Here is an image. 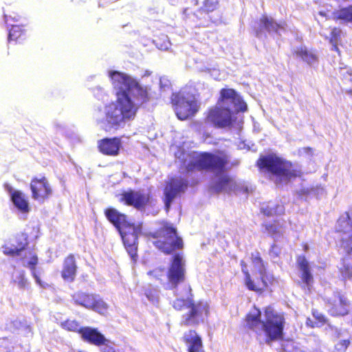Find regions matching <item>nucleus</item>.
Returning a JSON list of instances; mask_svg holds the SVG:
<instances>
[{
  "instance_id": "nucleus-1",
  "label": "nucleus",
  "mask_w": 352,
  "mask_h": 352,
  "mask_svg": "<svg viewBox=\"0 0 352 352\" xmlns=\"http://www.w3.org/2000/svg\"><path fill=\"white\" fill-rule=\"evenodd\" d=\"M109 77L116 91V100L105 107V131L118 129L125 122L134 120L140 107L150 100L147 87L131 76L109 71Z\"/></svg>"
},
{
  "instance_id": "nucleus-2",
  "label": "nucleus",
  "mask_w": 352,
  "mask_h": 352,
  "mask_svg": "<svg viewBox=\"0 0 352 352\" xmlns=\"http://www.w3.org/2000/svg\"><path fill=\"white\" fill-rule=\"evenodd\" d=\"M254 312L248 313L244 318L245 327L255 332L257 337L265 333V342L270 345L273 342L283 340L286 323L285 314L277 312L273 306L268 305L263 309L265 320H261V311L254 307Z\"/></svg>"
},
{
  "instance_id": "nucleus-3",
  "label": "nucleus",
  "mask_w": 352,
  "mask_h": 352,
  "mask_svg": "<svg viewBox=\"0 0 352 352\" xmlns=\"http://www.w3.org/2000/svg\"><path fill=\"white\" fill-rule=\"evenodd\" d=\"M256 166L261 173L274 177L276 185L287 184L302 175L300 170L294 168L290 161L274 153L260 155L256 162Z\"/></svg>"
},
{
  "instance_id": "nucleus-4",
  "label": "nucleus",
  "mask_w": 352,
  "mask_h": 352,
  "mask_svg": "<svg viewBox=\"0 0 352 352\" xmlns=\"http://www.w3.org/2000/svg\"><path fill=\"white\" fill-rule=\"evenodd\" d=\"M107 220L118 230L124 248L131 259L135 262L138 258V231L134 223L128 220L127 216L113 208L104 210Z\"/></svg>"
},
{
  "instance_id": "nucleus-5",
  "label": "nucleus",
  "mask_w": 352,
  "mask_h": 352,
  "mask_svg": "<svg viewBox=\"0 0 352 352\" xmlns=\"http://www.w3.org/2000/svg\"><path fill=\"white\" fill-rule=\"evenodd\" d=\"M158 227L148 236L153 239V245L166 255L174 254L184 248L183 239L179 236L177 228L167 221L157 222Z\"/></svg>"
},
{
  "instance_id": "nucleus-6",
  "label": "nucleus",
  "mask_w": 352,
  "mask_h": 352,
  "mask_svg": "<svg viewBox=\"0 0 352 352\" xmlns=\"http://www.w3.org/2000/svg\"><path fill=\"white\" fill-rule=\"evenodd\" d=\"M173 307L176 311H188L182 316L180 324L185 327L197 326L204 322L210 314V306L204 301H195L192 295L186 298H177L173 302Z\"/></svg>"
},
{
  "instance_id": "nucleus-7",
  "label": "nucleus",
  "mask_w": 352,
  "mask_h": 352,
  "mask_svg": "<svg viewBox=\"0 0 352 352\" xmlns=\"http://www.w3.org/2000/svg\"><path fill=\"white\" fill-rule=\"evenodd\" d=\"M229 157L225 151L201 153L199 157L191 160L185 167L186 173L195 170H210L221 173L227 170Z\"/></svg>"
},
{
  "instance_id": "nucleus-8",
  "label": "nucleus",
  "mask_w": 352,
  "mask_h": 352,
  "mask_svg": "<svg viewBox=\"0 0 352 352\" xmlns=\"http://www.w3.org/2000/svg\"><path fill=\"white\" fill-rule=\"evenodd\" d=\"M240 265L244 276L243 284L250 291L261 294L276 283L274 275L266 270H258L251 274L245 261L241 260Z\"/></svg>"
},
{
  "instance_id": "nucleus-9",
  "label": "nucleus",
  "mask_w": 352,
  "mask_h": 352,
  "mask_svg": "<svg viewBox=\"0 0 352 352\" xmlns=\"http://www.w3.org/2000/svg\"><path fill=\"white\" fill-rule=\"evenodd\" d=\"M170 103L179 120H186L195 116L199 110V104L193 96L177 91L172 94Z\"/></svg>"
},
{
  "instance_id": "nucleus-10",
  "label": "nucleus",
  "mask_w": 352,
  "mask_h": 352,
  "mask_svg": "<svg viewBox=\"0 0 352 352\" xmlns=\"http://www.w3.org/2000/svg\"><path fill=\"white\" fill-rule=\"evenodd\" d=\"M166 277L165 288L169 290L177 289L179 284L185 281L186 267L182 254H174L171 257L166 272Z\"/></svg>"
},
{
  "instance_id": "nucleus-11",
  "label": "nucleus",
  "mask_w": 352,
  "mask_h": 352,
  "mask_svg": "<svg viewBox=\"0 0 352 352\" xmlns=\"http://www.w3.org/2000/svg\"><path fill=\"white\" fill-rule=\"evenodd\" d=\"M232 111L230 108L223 107L218 105L209 108L206 113L204 122L210 124L216 128H225L230 126L234 119L232 117Z\"/></svg>"
},
{
  "instance_id": "nucleus-12",
  "label": "nucleus",
  "mask_w": 352,
  "mask_h": 352,
  "mask_svg": "<svg viewBox=\"0 0 352 352\" xmlns=\"http://www.w3.org/2000/svg\"><path fill=\"white\" fill-rule=\"evenodd\" d=\"M217 103L223 107L234 108L235 113H245L248 111L247 103L235 89L223 87L220 89Z\"/></svg>"
},
{
  "instance_id": "nucleus-13",
  "label": "nucleus",
  "mask_w": 352,
  "mask_h": 352,
  "mask_svg": "<svg viewBox=\"0 0 352 352\" xmlns=\"http://www.w3.org/2000/svg\"><path fill=\"white\" fill-rule=\"evenodd\" d=\"M219 0H204L202 6L195 12V16L199 22V26L208 27L215 23L220 15L218 14L215 17L213 13L219 12Z\"/></svg>"
},
{
  "instance_id": "nucleus-14",
  "label": "nucleus",
  "mask_w": 352,
  "mask_h": 352,
  "mask_svg": "<svg viewBox=\"0 0 352 352\" xmlns=\"http://www.w3.org/2000/svg\"><path fill=\"white\" fill-rule=\"evenodd\" d=\"M151 195L141 190L129 189L120 195V203L132 206L138 210H143L151 204Z\"/></svg>"
},
{
  "instance_id": "nucleus-15",
  "label": "nucleus",
  "mask_w": 352,
  "mask_h": 352,
  "mask_svg": "<svg viewBox=\"0 0 352 352\" xmlns=\"http://www.w3.org/2000/svg\"><path fill=\"white\" fill-rule=\"evenodd\" d=\"M326 304L331 316L343 317L349 314L350 302L341 291H335L332 297L326 300Z\"/></svg>"
},
{
  "instance_id": "nucleus-16",
  "label": "nucleus",
  "mask_w": 352,
  "mask_h": 352,
  "mask_svg": "<svg viewBox=\"0 0 352 352\" xmlns=\"http://www.w3.org/2000/svg\"><path fill=\"white\" fill-rule=\"evenodd\" d=\"M30 188L32 199L42 203L47 200L53 192L48 179L44 175L32 177L30 183Z\"/></svg>"
},
{
  "instance_id": "nucleus-17",
  "label": "nucleus",
  "mask_w": 352,
  "mask_h": 352,
  "mask_svg": "<svg viewBox=\"0 0 352 352\" xmlns=\"http://www.w3.org/2000/svg\"><path fill=\"white\" fill-rule=\"evenodd\" d=\"M188 186V182L185 179H179L175 177L170 178L166 183L164 189V203L166 212H168L173 199L177 195L184 192Z\"/></svg>"
},
{
  "instance_id": "nucleus-18",
  "label": "nucleus",
  "mask_w": 352,
  "mask_h": 352,
  "mask_svg": "<svg viewBox=\"0 0 352 352\" xmlns=\"http://www.w3.org/2000/svg\"><path fill=\"white\" fill-rule=\"evenodd\" d=\"M78 265L74 254L66 256L62 264L60 276L66 283H73L77 276Z\"/></svg>"
},
{
  "instance_id": "nucleus-19",
  "label": "nucleus",
  "mask_w": 352,
  "mask_h": 352,
  "mask_svg": "<svg viewBox=\"0 0 352 352\" xmlns=\"http://www.w3.org/2000/svg\"><path fill=\"white\" fill-rule=\"evenodd\" d=\"M122 147V140L120 137L104 138L98 141V148L100 153L108 156H117Z\"/></svg>"
},
{
  "instance_id": "nucleus-20",
  "label": "nucleus",
  "mask_w": 352,
  "mask_h": 352,
  "mask_svg": "<svg viewBox=\"0 0 352 352\" xmlns=\"http://www.w3.org/2000/svg\"><path fill=\"white\" fill-rule=\"evenodd\" d=\"M80 336L84 342L98 347H101L102 344L107 342L104 336L94 327H82L80 330Z\"/></svg>"
},
{
  "instance_id": "nucleus-21",
  "label": "nucleus",
  "mask_w": 352,
  "mask_h": 352,
  "mask_svg": "<svg viewBox=\"0 0 352 352\" xmlns=\"http://www.w3.org/2000/svg\"><path fill=\"white\" fill-rule=\"evenodd\" d=\"M296 264L301 272L300 278L302 288H307L310 290L314 283V277L311 272L309 262L305 256H298L296 258Z\"/></svg>"
},
{
  "instance_id": "nucleus-22",
  "label": "nucleus",
  "mask_w": 352,
  "mask_h": 352,
  "mask_svg": "<svg viewBox=\"0 0 352 352\" xmlns=\"http://www.w3.org/2000/svg\"><path fill=\"white\" fill-rule=\"evenodd\" d=\"M211 190L215 193L226 192L230 193L238 189L236 182L228 175L220 176L211 186Z\"/></svg>"
},
{
  "instance_id": "nucleus-23",
  "label": "nucleus",
  "mask_w": 352,
  "mask_h": 352,
  "mask_svg": "<svg viewBox=\"0 0 352 352\" xmlns=\"http://www.w3.org/2000/svg\"><path fill=\"white\" fill-rule=\"evenodd\" d=\"M182 340L188 352H204L202 339L195 330L190 329L184 333Z\"/></svg>"
},
{
  "instance_id": "nucleus-24",
  "label": "nucleus",
  "mask_w": 352,
  "mask_h": 352,
  "mask_svg": "<svg viewBox=\"0 0 352 352\" xmlns=\"http://www.w3.org/2000/svg\"><path fill=\"white\" fill-rule=\"evenodd\" d=\"M282 30H284L283 25L276 22L272 17L263 14L260 18V27L255 30V34L258 36L263 30H266L270 33H278Z\"/></svg>"
},
{
  "instance_id": "nucleus-25",
  "label": "nucleus",
  "mask_w": 352,
  "mask_h": 352,
  "mask_svg": "<svg viewBox=\"0 0 352 352\" xmlns=\"http://www.w3.org/2000/svg\"><path fill=\"white\" fill-rule=\"evenodd\" d=\"M11 192V201L14 206L21 212L28 213L30 210L29 203L25 195L20 190H12Z\"/></svg>"
},
{
  "instance_id": "nucleus-26",
  "label": "nucleus",
  "mask_w": 352,
  "mask_h": 352,
  "mask_svg": "<svg viewBox=\"0 0 352 352\" xmlns=\"http://www.w3.org/2000/svg\"><path fill=\"white\" fill-rule=\"evenodd\" d=\"M261 226L263 228L264 232L274 240L283 236L284 233L282 230L283 225L278 220L265 222L262 223Z\"/></svg>"
},
{
  "instance_id": "nucleus-27",
  "label": "nucleus",
  "mask_w": 352,
  "mask_h": 352,
  "mask_svg": "<svg viewBox=\"0 0 352 352\" xmlns=\"http://www.w3.org/2000/svg\"><path fill=\"white\" fill-rule=\"evenodd\" d=\"M331 19L336 22L340 21L346 23H352V4L334 10Z\"/></svg>"
},
{
  "instance_id": "nucleus-28",
  "label": "nucleus",
  "mask_w": 352,
  "mask_h": 352,
  "mask_svg": "<svg viewBox=\"0 0 352 352\" xmlns=\"http://www.w3.org/2000/svg\"><path fill=\"white\" fill-rule=\"evenodd\" d=\"M95 296L93 294L83 292H77L72 296L74 304L89 309L92 306V302Z\"/></svg>"
},
{
  "instance_id": "nucleus-29",
  "label": "nucleus",
  "mask_w": 352,
  "mask_h": 352,
  "mask_svg": "<svg viewBox=\"0 0 352 352\" xmlns=\"http://www.w3.org/2000/svg\"><path fill=\"white\" fill-rule=\"evenodd\" d=\"M26 38V32L22 26L14 25L9 30L8 41L10 43H19Z\"/></svg>"
},
{
  "instance_id": "nucleus-30",
  "label": "nucleus",
  "mask_w": 352,
  "mask_h": 352,
  "mask_svg": "<svg viewBox=\"0 0 352 352\" xmlns=\"http://www.w3.org/2000/svg\"><path fill=\"white\" fill-rule=\"evenodd\" d=\"M28 254L30 256V261L28 263V267L32 271V275L34 278L36 283L43 288L47 287L48 285L46 283H44L41 281L39 276L36 272V266L38 264V256L36 254L31 250L28 252Z\"/></svg>"
},
{
  "instance_id": "nucleus-31",
  "label": "nucleus",
  "mask_w": 352,
  "mask_h": 352,
  "mask_svg": "<svg viewBox=\"0 0 352 352\" xmlns=\"http://www.w3.org/2000/svg\"><path fill=\"white\" fill-rule=\"evenodd\" d=\"M294 54L300 57L303 60L309 64L317 60L316 55L309 52L307 48L304 46L297 48L294 51Z\"/></svg>"
},
{
  "instance_id": "nucleus-32",
  "label": "nucleus",
  "mask_w": 352,
  "mask_h": 352,
  "mask_svg": "<svg viewBox=\"0 0 352 352\" xmlns=\"http://www.w3.org/2000/svg\"><path fill=\"white\" fill-rule=\"evenodd\" d=\"M261 212L266 217L283 215L285 214V207L282 204H276L274 206H266L261 208Z\"/></svg>"
},
{
  "instance_id": "nucleus-33",
  "label": "nucleus",
  "mask_w": 352,
  "mask_h": 352,
  "mask_svg": "<svg viewBox=\"0 0 352 352\" xmlns=\"http://www.w3.org/2000/svg\"><path fill=\"white\" fill-rule=\"evenodd\" d=\"M28 243H19L16 246L3 248V252L5 255L14 257L21 255V252L25 249Z\"/></svg>"
},
{
  "instance_id": "nucleus-34",
  "label": "nucleus",
  "mask_w": 352,
  "mask_h": 352,
  "mask_svg": "<svg viewBox=\"0 0 352 352\" xmlns=\"http://www.w3.org/2000/svg\"><path fill=\"white\" fill-rule=\"evenodd\" d=\"M60 327L67 331L78 333L80 335V330L82 327L76 320L67 319L60 323Z\"/></svg>"
},
{
  "instance_id": "nucleus-35",
  "label": "nucleus",
  "mask_w": 352,
  "mask_h": 352,
  "mask_svg": "<svg viewBox=\"0 0 352 352\" xmlns=\"http://www.w3.org/2000/svg\"><path fill=\"white\" fill-rule=\"evenodd\" d=\"M250 260L255 267H257L258 270H266L265 263L262 258L261 253L258 251L256 250L255 252H252Z\"/></svg>"
},
{
  "instance_id": "nucleus-36",
  "label": "nucleus",
  "mask_w": 352,
  "mask_h": 352,
  "mask_svg": "<svg viewBox=\"0 0 352 352\" xmlns=\"http://www.w3.org/2000/svg\"><path fill=\"white\" fill-rule=\"evenodd\" d=\"M108 309V305L101 299H96L94 298L92 302V306L89 309L95 311L100 314H104Z\"/></svg>"
},
{
  "instance_id": "nucleus-37",
  "label": "nucleus",
  "mask_w": 352,
  "mask_h": 352,
  "mask_svg": "<svg viewBox=\"0 0 352 352\" xmlns=\"http://www.w3.org/2000/svg\"><path fill=\"white\" fill-rule=\"evenodd\" d=\"M342 31L340 28L334 27L330 33L329 43L332 44L333 49L338 51V42L340 40Z\"/></svg>"
},
{
  "instance_id": "nucleus-38",
  "label": "nucleus",
  "mask_w": 352,
  "mask_h": 352,
  "mask_svg": "<svg viewBox=\"0 0 352 352\" xmlns=\"http://www.w3.org/2000/svg\"><path fill=\"white\" fill-rule=\"evenodd\" d=\"M148 275L155 280H158L161 282H163L164 277V270L161 267L155 268L153 270H151L148 272Z\"/></svg>"
},
{
  "instance_id": "nucleus-39",
  "label": "nucleus",
  "mask_w": 352,
  "mask_h": 352,
  "mask_svg": "<svg viewBox=\"0 0 352 352\" xmlns=\"http://www.w3.org/2000/svg\"><path fill=\"white\" fill-rule=\"evenodd\" d=\"M340 272L344 280L352 279V267L351 265L344 264L340 269Z\"/></svg>"
},
{
  "instance_id": "nucleus-40",
  "label": "nucleus",
  "mask_w": 352,
  "mask_h": 352,
  "mask_svg": "<svg viewBox=\"0 0 352 352\" xmlns=\"http://www.w3.org/2000/svg\"><path fill=\"white\" fill-rule=\"evenodd\" d=\"M312 315L316 320V323L317 325L322 326L327 323V319L324 314L316 310L313 311Z\"/></svg>"
},
{
  "instance_id": "nucleus-41",
  "label": "nucleus",
  "mask_w": 352,
  "mask_h": 352,
  "mask_svg": "<svg viewBox=\"0 0 352 352\" xmlns=\"http://www.w3.org/2000/svg\"><path fill=\"white\" fill-rule=\"evenodd\" d=\"M349 344H350L349 340H348V339L342 340L337 344L336 348L338 350L344 352L347 349Z\"/></svg>"
},
{
  "instance_id": "nucleus-42",
  "label": "nucleus",
  "mask_w": 352,
  "mask_h": 352,
  "mask_svg": "<svg viewBox=\"0 0 352 352\" xmlns=\"http://www.w3.org/2000/svg\"><path fill=\"white\" fill-rule=\"evenodd\" d=\"M102 346L101 351L102 352H116V349L110 344V341L108 339H107L105 344H102Z\"/></svg>"
},
{
  "instance_id": "nucleus-43",
  "label": "nucleus",
  "mask_w": 352,
  "mask_h": 352,
  "mask_svg": "<svg viewBox=\"0 0 352 352\" xmlns=\"http://www.w3.org/2000/svg\"><path fill=\"white\" fill-rule=\"evenodd\" d=\"M270 252L274 257H278L280 254V248L275 243L271 245Z\"/></svg>"
},
{
  "instance_id": "nucleus-44",
  "label": "nucleus",
  "mask_w": 352,
  "mask_h": 352,
  "mask_svg": "<svg viewBox=\"0 0 352 352\" xmlns=\"http://www.w3.org/2000/svg\"><path fill=\"white\" fill-rule=\"evenodd\" d=\"M4 16L6 18L10 17L12 20L14 21H17L21 19V16L18 14H14L13 16L11 14L8 15L6 14H4Z\"/></svg>"
},
{
  "instance_id": "nucleus-45",
  "label": "nucleus",
  "mask_w": 352,
  "mask_h": 352,
  "mask_svg": "<svg viewBox=\"0 0 352 352\" xmlns=\"http://www.w3.org/2000/svg\"><path fill=\"white\" fill-rule=\"evenodd\" d=\"M18 284L20 286V287L24 288L27 285L28 281L23 276H22L21 279L19 281Z\"/></svg>"
},
{
  "instance_id": "nucleus-46",
  "label": "nucleus",
  "mask_w": 352,
  "mask_h": 352,
  "mask_svg": "<svg viewBox=\"0 0 352 352\" xmlns=\"http://www.w3.org/2000/svg\"><path fill=\"white\" fill-rule=\"evenodd\" d=\"M146 294V296H147V298H149L150 300H153V295H152V294H151V290H149L148 292H147Z\"/></svg>"
},
{
  "instance_id": "nucleus-47",
  "label": "nucleus",
  "mask_w": 352,
  "mask_h": 352,
  "mask_svg": "<svg viewBox=\"0 0 352 352\" xmlns=\"http://www.w3.org/2000/svg\"><path fill=\"white\" fill-rule=\"evenodd\" d=\"M319 14H320V16H322L326 17V19H329V18L327 16L326 14H325L324 12H319Z\"/></svg>"
},
{
  "instance_id": "nucleus-48",
  "label": "nucleus",
  "mask_w": 352,
  "mask_h": 352,
  "mask_svg": "<svg viewBox=\"0 0 352 352\" xmlns=\"http://www.w3.org/2000/svg\"><path fill=\"white\" fill-rule=\"evenodd\" d=\"M245 192L248 193V187H245L244 189L243 190Z\"/></svg>"
},
{
  "instance_id": "nucleus-49",
  "label": "nucleus",
  "mask_w": 352,
  "mask_h": 352,
  "mask_svg": "<svg viewBox=\"0 0 352 352\" xmlns=\"http://www.w3.org/2000/svg\"><path fill=\"white\" fill-rule=\"evenodd\" d=\"M352 254V248H351L349 249V250L348 251V254H349V255H350V254Z\"/></svg>"
},
{
  "instance_id": "nucleus-50",
  "label": "nucleus",
  "mask_w": 352,
  "mask_h": 352,
  "mask_svg": "<svg viewBox=\"0 0 352 352\" xmlns=\"http://www.w3.org/2000/svg\"><path fill=\"white\" fill-rule=\"evenodd\" d=\"M304 250L305 251L308 250V245L307 244L305 245Z\"/></svg>"
},
{
  "instance_id": "nucleus-51",
  "label": "nucleus",
  "mask_w": 352,
  "mask_h": 352,
  "mask_svg": "<svg viewBox=\"0 0 352 352\" xmlns=\"http://www.w3.org/2000/svg\"><path fill=\"white\" fill-rule=\"evenodd\" d=\"M78 352H84V351H79Z\"/></svg>"
}]
</instances>
